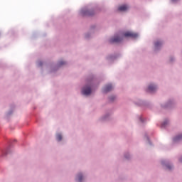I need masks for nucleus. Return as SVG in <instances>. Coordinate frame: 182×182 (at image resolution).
Masks as SVG:
<instances>
[{
  "mask_svg": "<svg viewBox=\"0 0 182 182\" xmlns=\"http://www.w3.org/2000/svg\"><path fill=\"white\" fill-rule=\"evenodd\" d=\"M139 35L132 31H126L122 35H116L114 38L115 43H120L123 41V38H136Z\"/></svg>",
  "mask_w": 182,
  "mask_h": 182,
  "instance_id": "1",
  "label": "nucleus"
},
{
  "mask_svg": "<svg viewBox=\"0 0 182 182\" xmlns=\"http://www.w3.org/2000/svg\"><path fill=\"white\" fill-rule=\"evenodd\" d=\"M82 93L85 96H89L92 93V88L90 86H86L82 88Z\"/></svg>",
  "mask_w": 182,
  "mask_h": 182,
  "instance_id": "2",
  "label": "nucleus"
},
{
  "mask_svg": "<svg viewBox=\"0 0 182 182\" xmlns=\"http://www.w3.org/2000/svg\"><path fill=\"white\" fill-rule=\"evenodd\" d=\"M127 9H129V6L126 4L119 6L118 7V11H119V12H125V11H127Z\"/></svg>",
  "mask_w": 182,
  "mask_h": 182,
  "instance_id": "3",
  "label": "nucleus"
},
{
  "mask_svg": "<svg viewBox=\"0 0 182 182\" xmlns=\"http://www.w3.org/2000/svg\"><path fill=\"white\" fill-rule=\"evenodd\" d=\"M112 90V85H105L102 90L104 93H107V92H110Z\"/></svg>",
  "mask_w": 182,
  "mask_h": 182,
  "instance_id": "4",
  "label": "nucleus"
},
{
  "mask_svg": "<svg viewBox=\"0 0 182 182\" xmlns=\"http://www.w3.org/2000/svg\"><path fill=\"white\" fill-rule=\"evenodd\" d=\"M156 89H157L156 86L151 85L148 87V92H155Z\"/></svg>",
  "mask_w": 182,
  "mask_h": 182,
  "instance_id": "5",
  "label": "nucleus"
},
{
  "mask_svg": "<svg viewBox=\"0 0 182 182\" xmlns=\"http://www.w3.org/2000/svg\"><path fill=\"white\" fill-rule=\"evenodd\" d=\"M179 140H182V134H179L173 139L175 141H178Z\"/></svg>",
  "mask_w": 182,
  "mask_h": 182,
  "instance_id": "6",
  "label": "nucleus"
},
{
  "mask_svg": "<svg viewBox=\"0 0 182 182\" xmlns=\"http://www.w3.org/2000/svg\"><path fill=\"white\" fill-rule=\"evenodd\" d=\"M82 180H83V176H82V174L80 173L77 175V181L82 182Z\"/></svg>",
  "mask_w": 182,
  "mask_h": 182,
  "instance_id": "7",
  "label": "nucleus"
},
{
  "mask_svg": "<svg viewBox=\"0 0 182 182\" xmlns=\"http://www.w3.org/2000/svg\"><path fill=\"white\" fill-rule=\"evenodd\" d=\"M56 139L58 141H60V140H62V134H57V136H56Z\"/></svg>",
  "mask_w": 182,
  "mask_h": 182,
  "instance_id": "8",
  "label": "nucleus"
},
{
  "mask_svg": "<svg viewBox=\"0 0 182 182\" xmlns=\"http://www.w3.org/2000/svg\"><path fill=\"white\" fill-rule=\"evenodd\" d=\"M83 14L84 15H88L90 16L92 15V14L90 13L89 11H85V13H83Z\"/></svg>",
  "mask_w": 182,
  "mask_h": 182,
  "instance_id": "9",
  "label": "nucleus"
},
{
  "mask_svg": "<svg viewBox=\"0 0 182 182\" xmlns=\"http://www.w3.org/2000/svg\"><path fill=\"white\" fill-rule=\"evenodd\" d=\"M160 46H161V42L157 41L156 43H155V48H158Z\"/></svg>",
  "mask_w": 182,
  "mask_h": 182,
  "instance_id": "10",
  "label": "nucleus"
},
{
  "mask_svg": "<svg viewBox=\"0 0 182 182\" xmlns=\"http://www.w3.org/2000/svg\"><path fill=\"white\" fill-rule=\"evenodd\" d=\"M65 63H66L65 61H60L58 65L59 66H62L63 65H65Z\"/></svg>",
  "mask_w": 182,
  "mask_h": 182,
  "instance_id": "11",
  "label": "nucleus"
},
{
  "mask_svg": "<svg viewBox=\"0 0 182 182\" xmlns=\"http://www.w3.org/2000/svg\"><path fill=\"white\" fill-rule=\"evenodd\" d=\"M166 168H168V170H171V168H173V166H171V165H166Z\"/></svg>",
  "mask_w": 182,
  "mask_h": 182,
  "instance_id": "12",
  "label": "nucleus"
},
{
  "mask_svg": "<svg viewBox=\"0 0 182 182\" xmlns=\"http://www.w3.org/2000/svg\"><path fill=\"white\" fill-rule=\"evenodd\" d=\"M38 65H39V66H42V62H40V63H38Z\"/></svg>",
  "mask_w": 182,
  "mask_h": 182,
  "instance_id": "13",
  "label": "nucleus"
},
{
  "mask_svg": "<svg viewBox=\"0 0 182 182\" xmlns=\"http://www.w3.org/2000/svg\"><path fill=\"white\" fill-rule=\"evenodd\" d=\"M111 42H114V38H112Z\"/></svg>",
  "mask_w": 182,
  "mask_h": 182,
  "instance_id": "14",
  "label": "nucleus"
},
{
  "mask_svg": "<svg viewBox=\"0 0 182 182\" xmlns=\"http://www.w3.org/2000/svg\"><path fill=\"white\" fill-rule=\"evenodd\" d=\"M162 126H166V122H164V123L162 124Z\"/></svg>",
  "mask_w": 182,
  "mask_h": 182,
  "instance_id": "15",
  "label": "nucleus"
}]
</instances>
